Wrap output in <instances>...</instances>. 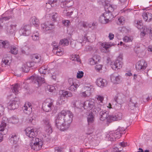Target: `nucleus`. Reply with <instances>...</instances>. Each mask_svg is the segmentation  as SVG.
I'll use <instances>...</instances> for the list:
<instances>
[{"mask_svg": "<svg viewBox=\"0 0 152 152\" xmlns=\"http://www.w3.org/2000/svg\"><path fill=\"white\" fill-rule=\"evenodd\" d=\"M73 117V114L70 111L62 110L58 113L56 120V126L61 131L67 130L72 121Z\"/></svg>", "mask_w": 152, "mask_h": 152, "instance_id": "f257e3e1", "label": "nucleus"}, {"mask_svg": "<svg viewBox=\"0 0 152 152\" xmlns=\"http://www.w3.org/2000/svg\"><path fill=\"white\" fill-rule=\"evenodd\" d=\"M26 135L31 139L29 145L31 149L34 150L39 151L42 148L43 142L40 139L35 137L36 129L27 128L25 130Z\"/></svg>", "mask_w": 152, "mask_h": 152, "instance_id": "f03ea898", "label": "nucleus"}, {"mask_svg": "<svg viewBox=\"0 0 152 152\" xmlns=\"http://www.w3.org/2000/svg\"><path fill=\"white\" fill-rule=\"evenodd\" d=\"M83 107L85 109L91 110V111L97 114L101 110L97 104L95 103L94 100H87L84 103Z\"/></svg>", "mask_w": 152, "mask_h": 152, "instance_id": "7ed1b4c3", "label": "nucleus"}, {"mask_svg": "<svg viewBox=\"0 0 152 152\" xmlns=\"http://www.w3.org/2000/svg\"><path fill=\"white\" fill-rule=\"evenodd\" d=\"M59 1L61 2V7L62 8L69 7L73 4L72 0H49L48 3L52 7H54L58 5Z\"/></svg>", "mask_w": 152, "mask_h": 152, "instance_id": "20e7f679", "label": "nucleus"}, {"mask_svg": "<svg viewBox=\"0 0 152 152\" xmlns=\"http://www.w3.org/2000/svg\"><path fill=\"white\" fill-rule=\"evenodd\" d=\"M1 47L4 48H9L10 50V53L12 54L16 55L18 53V49L15 46H10L9 43L7 41L0 40V48Z\"/></svg>", "mask_w": 152, "mask_h": 152, "instance_id": "39448f33", "label": "nucleus"}, {"mask_svg": "<svg viewBox=\"0 0 152 152\" xmlns=\"http://www.w3.org/2000/svg\"><path fill=\"white\" fill-rule=\"evenodd\" d=\"M28 79L31 80L32 82L37 84L38 86H40L45 83V79L43 77L39 76L36 75L31 76L28 78Z\"/></svg>", "mask_w": 152, "mask_h": 152, "instance_id": "423d86ee", "label": "nucleus"}, {"mask_svg": "<svg viewBox=\"0 0 152 152\" xmlns=\"http://www.w3.org/2000/svg\"><path fill=\"white\" fill-rule=\"evenodd\" d=\"M123 59V56L122 54H120L118 56L116 60L113 64H111V67L113 70H116L120 69L122 66V61Z\"/></svg>", "mask_w": 152, "mask_h": 152, "instance_id": "0eeeda50", "label": "nucleus"}, {"mask_svg": "<svg viewBox=\"0 0 152 152\" xmlns=\"http://www.w3.org/2000/svg\"><path fill=\"white\" fill-rule=\"evenodd\" d=\"M53 106V102L50 99H48L46 100L43 103L42 108L44 111L48 112L51 110Z\"/></svg>", "mask_w": 152, "mask_h": 152, "instance_id": "6e6552de", "label": "nucleus"}, {"mask_svg": "<svg viewBox=\"0 0 152 152\" xmlns=\"http://www.w3.org/2000/svg\"><path fill=\"white\" fill-rule=\"evenodd\" d=\"M121 137L120 134L118 132L113 131L110 132L107 135L106 137L109 140L114 141L116 140V139H119Z\"/></svg>", "mask_w": 152, "mask_h": 152, "instance_id": "1a4fd4ad", "label": "nucleus"}, {"mask_svg": "<svg viewBox=\"0 0 152 152\" xmlns=\"http://www.w3.org/2000/svg\"><path fill=\"white\" fill-rule=\"evenodd\" d=\"M122 116V114L121 112H118L114 114L110 115L108 117V121L110 122L112 121L120 120Z\"/></svg>", "mask_w": 152, "mask_h": 152, "instance_id": "9d476101", "label": "nucleus"}, {"mask_svg": "<svg viewBox=\"0 0 152 152\" xmlns=\"http://www.w3.org/2000/svg\"><path fill=\"white\" fill-rule=\"evenodd\" d=\"M147 65V63L144 60H141L137 63L136 68L137 70H143L146 68Z\"/></svg>", "mask_w": 152, "mask_h": 152, "instance_id": "9b49d317", "label": "nucleus"}, {"mask_svg": "<svg viewBox=\"0 0 152 152\" xmlns=\"http://www.w3.org/2000/svg\"><path fill=\"white\" fill-rule=\"evenodd\" d=\"M31 27L29 25L23 26L20 30V33L21 35L25 36L29 35L31 33Z\"/></svg>", "mask_w": 152, "mask_h": 152, "instance_id": "f8f14e48", "label": "nucleus"}, {"mask_svg": "<svg viewBox=\"0 0 152 152\" xmlns=\"http://www.w3.org/2000/svg\"><path fill=\"white\" fill-rule=\"evenodd\" d=\"M41 27L42 31L44 32H46L47 31L54 29L55 26L54 24L53 23L48 24L44 23L41 24Z\"/></svg>", "mask_w": 152, "mask_h": 152, "instance_id": "ddd939ff", "label": "nucleus"}, {"mask_svg": "<svg viewBox=\"0 0 152 152\" xmlns=\"http://www.w3.org/2000/svg\"><path fill=\"white\" fill-rule=\"evenodd\" d=\"M111 81L115 84L119 83L120 82V77L116 73H114L110 76Z\"/></svg>", "mask_w": 152, "mask_h": 152, "instance_id": "4468645a", "label": "nucleus"}, {"mask_svg": "<svg viewBox=\"0 0 152 152\" xmlns=\"http://www.w3.org/2000/svg\"><path fill=\"white\" fill-rule=\"evenodd\" d=\"M19 104V101L18 99L13 100L9 103V108L10 109L14 110L18 107Z\"/></svg>", "mask_w": 152, "mask_h": 152, "instance_id": "2eb2a0df", "label": "nucleus"}, {"mask_svg": "<svg viewBox=\"0 0 152 152\" xmlns=\"http://www.w3.org/2000/svg\"><path fill=\"white\" fill-rule=\"evenodd\" d=\"M23 108L24 112L28 114H30L32 111V106L29 102H26Z\"/></svg>", "mask_w": 152, "mask_h": 152, "instance_id": "dca6fc26", "label": "nucleus"}, {"mask_svg": "<svg viewBox=\"0 0 152 152\" xmlns=\"http://www.w3.org/2000/svg\"><path fill=\"white\" fill-rule=\"evenodd\" d=\"M144 48L140 46L136 47L134 48V51L136 53L141 57H142L144 55Z\"/></svg>", "mask_w": 152, "mask_h": 152, "instance_id": "f3484780", "label": "nucleus"}, {"mask_svg": "<svg viewBox=\"0 0 152 152\" xmlns=\"http://www.w3.org/2000/svg\"><path fill=\"white\" fill-rule=\"evenodd\" d=\"M96 83L98 86L102 88L107 86V82L105 79L100 78L97 79Z\"/></svg>", "mask_w": 152, "mask_h": 152, "instance_id": "a211bd4d", "label": "nucleus"}, {"mask_svg": "<svg viewBox=\"0 0 152 152\" xmlns=\"http://www.w3.org/2000/svg\"><path fill=\"white\" fill-rule=\"evenodd\" d=\"M110 47V45L107 43H103L100 48V50L102 53H107L109 51V49Z\"/></svg>", "mask_w": 152, "mask_h": 152, "instance_id": "6ab92c4d", "label": "nucleus"}, {"mask_svg": "<svg viewBox=\"0 0 152 152\" xmlns=\"http://www.w3.org/2000/svg\"><path fill=\"white\" fill-rule=\"evenodd\" d=\"M143 19L145 21L149 22L152 20V15L148 12H144L142 15Z\"/></svg>", "mask_w": 152, "mask_h": 152, "instance_id": "aec40b11", "label": "nucleus"}, {"mask_svg": "<svg viewBox=\"0 0 152 152\" xmlns=\"http://www.w3.org/2000/svg\"><path fill=\"white\" fill-rule=\"evenodd\" d=\"M53 51L58 56H61L64 54V50L60 46L57 48H53Z\"/></svg>", "mask_w": 152, "mask_h": 152, "instance_id": "412c9836", "label": "nucleus"}, {"mask_svg": "<svg viewBox=\"0 0 152 152\" xmlns=\"http://www.w3.org/2000/svg\"><path fill=\"white\" fill-rule=\"evenodd\" d=\"M116 6L110 4L106 5L105 6V11L111 13H114L113 12L114 10H116Z\"/></svg>", "mask_w": 152, "mask_h": 152, "instance_id": "4be33fe9", "label": "nucleus"}, {"mask_svg": "<svg viewBox=\"0 0 152 152\" xmlns=\"http://www.w3.org/2000/svg\"><path fill=\"white\" fill-rule=\"evenodd\" d=\"M108 112L106 110L101 111L100 113V120L104 121L107 119L108 121V117L109 115H108Z\"/></svg>", "mask_w": 152, "mask_h": 152, "instance_id": "5701e85b", "label": "nucleus"}, {"mask_svg": "<svg viewBox=\"0 0 152 152\" xmlns=\"http://www.w3.org/2000/svg\"><path fill=\"white\" fill-rule=\"evenodd\" d=\"M103 14L105 17L106 18V19L109 22L111 21V19L116 15H115L114 13H111L106 11Z\"/></svg>", "mask_w": 152, "mask_h": 152, "instance_id": "b1692460", "label": "nucleus"}, {"mask_svg": "<svg viewBox=\"0 0 152 152\" xmlns=\"http://www.w3.org/2000/svg\"><path fill=\"white\" fill-rule=\"evenodd\" d=\"M16 26V25L12 24L7 26L6 28L7 32L9 34H13L14 33L15 29Z\"/></svg>", "mask_w": 152, "mask_h": 152, "instance_id": "393cba45", "label": "nucleus"}, {"mask_svg": "<svg viewBox=\"0 0 152 152\" xmlns=\"http://www.w3.org/2000/svg\"><path fill=\"white\" fill-rule=\"evenodd\" d=\"M45 132L47 133V134H46L45 135V137H47L48 141L49 139L48 137H49L50 134L53 131L51 125L45 126Z\"/></svg>", "mask_w": 152, "mask_h": 152, "instance_id": "a878e982", "label": "nucleus"}, {"mask_svg": "<svg viewBox=\"0 0 152 152\" xmlns=\"http://www.w3.org/2000/svg\"><path fill=\"white\" fill-rule=\"evenodd\" d=\"M11 143L16 144L19 140V137L16 134L12 135L10 139Z\"/></svg>", "mask_w": 152, "mask_h": 152, "instance_id": "bb28decb", "label": "nucleus"}, {"mask_svg": "<svg viewBox=\"0 0 152 152\" xmlns=\"http://www.w3.org/2000/svg\"><path fill=\"white\" fill-rule=\"evenodd\" d=\"M96 99L98 101V103H96L98 104V107L101 108L104 100V97L102 96L98 95L96 96Z\"/></svg>", "mask_w": 152, "mask_h": 152, "instance_id": "cd10ccee", "label": "nucleus"}, {"mask_svg": "<svg viewBox=\"0 0 152 152\" xmlns=\"http://www.w3.org/2000/svg\"><path fill=\"white\" fill-rule=\"evenodd\" d=\"M36 115L33 114H31L29 116L28 118V122L34 124L35 123Z\"/></svg>", "mask_w": 152, "mask_h": 152, "instance_id": "c85d7f7f", "label": "nucleus"}, {"mask_svg": "<svg viewBox=\"0 0 152 152\" xmlns=\"http://www.w3.org/2000/svg\"><path fill=\"white\" fill-rule=\"evenodd\" d=\"M106 18L102 14L100 17L99 18V21L100 23L103 24H106L109 21L106 19Z\"/></svg>", "mask_w": 152, "mask_h": 152, "instance_id": "c756f323", "label": "nucleus"}, {"mask_svg": "<svg viewBox=\"0 0 152 152\" xmlns=\"http://www.w3.org/2000/svg\"><path fill=\"white\" fill-rule=\"evenodd\" d=\"M94 120V114L91 113L89 114L87 117V121L89 124L93 123Z\"/></svg>", "mask_w": 152, "mask_h": 152, "instance_id": "7c9ffc66", "label": "nucleus"}, {"mask_svg": "<svg viewBox=\"0 0 152 152\" xmlns=\"http://www.w3.org/2000/svg\"><path fill=\"white\" fill-rule=\"evenodd\" d=\"M30 21L31 22H32V24L37 27L38 26L39 24V20L35 17H33L31 18L30 19Z\"/></svg>", "mask_w": 152, "mask_h": 152, "instance_id": "2f4dec72", "label": "nucleus"}, {"mask_svg": "<svg viewBox=\"0 0 152 152\" xmlns=\"http://www.w3.org/2000/svg\"><path fill=\"white\" fill-rule=\"evenodd\" d=\"M134 25L138 29H141L143 26L142 20H135Z\"/></svg>", "mask_w": 152, "mask_h": 152, "instance_id": "473e14b6", "label": "nucleus"}, {"mask_svg": "<svg viewBox=\"0 0 152 152\" xmlns=\"http://www.w3.org/2000/svg\"><path fill=\"white\" fill-rule=\"evenodd\" d=\"M19 85L18 84H15L12 88V92L16 95L18 94Z\"/></svg>", "mask_w": 152, "mask_h": 152, "instance_id": "72a5a7b5", "label": "nucleus"}, {"mask_svg": "<svg viewBox=\"0 0 152 152\" xmlns=\"http://www.w3.org/2000/svg\"><path fill=\"white\" fill-rule=\"evenodd\" d=\"M79 85L76 83L70 86L69 88V89L72 91H75L77 88L78 87Z\"/></svg>", "mask_w": 152, "mask_h": 152, "instance_id": "f704fd0d", "label": "nucleus"}, {"mask_svg": "<svg viewBox=\"0 0 152 152\" xmlns=\"http://www.w3.org/2000/svg\"><path fill=\"white\" fill-rule=\"evenodd\" d=\"M70 59L72 61H76L78 62H80L81 61L79 55L76 54L72 55L70 57Z\"/></svg>", "mask_w": 152, "mask_h": 152, "instance_id": "c9c22d12", "label": "nucleus"}, {"mask_svg": "<svg viewBox=\"0 0 152 152\" xmlns=\"http://www.w3.org/2000/svg\"><path fill=\"white\" fill-rule=\"evenodd\" d=\"M125 19L124 17L122 16H121L118 19L117 23L118 25H123L124 23Z\"/></svg>", "mask_w": 152, "mask_h": 152, "instance_id": "e433bc0d", "label": "nucleus"}, {"mask_svg": "<svg viewBox=\"0 0 152 152\" xmlns=\"http://www.w3.org/2000/svg\"><path fill=\"white\" fill-rule=\"evenodd\" d=\"M69 44V41L67 39H64L60 41L59 46L62 45L65 46L68 45Z\"/></svg>", "mask_w": 152, "mask_h": 152, "instance_id": "4c0bfd02", "label": "nucleus"}, {"mask_svg": "<svg viewBox=\"0 0 152 152\" xmlns=\"http://www.w3.org/2000/svg\"><path fill=\"white\" fill-rule=\"evenodd\" d=\"M6 124L5 121H2L1 122V124H0V132L3 133L4 131L5 130L6 127Z\"/></svg>", "mask_w": 152, "mask_h": 152, "instance_id": "58836bf2", "label": "nucleus"}, {"mask_svg": "<svg viewBox=\"0 0 152 152\" xmlns=\"http://www.w3.org/2000/svg\"><path fill=\"white\" fill-rule=\"evenodd\" d=\"M32 39L34 41H37L39 39V33L37 31L34 32L31 36Z\"/></svg>", "mask_w": 152, "mask_h": 152, "instance_id": "ea45409f", "label": "nucleus"}, {"mask_svg": "<svg viewBox=\"0 0 152 152\" xmlns=\"http://www.w3.org/2000/svg\"><path fill=\"white\" fill-rule=\"evenodd\" d=\"M49 72L52 75L51 76L52 78L55 80L56 78V75L57 73V72L54 69H51Z\"/></svg>", "mask_w": 152, "mask_h": 152, "instance_id": "a19ab883", "label": "nucleus"}, {"mask_svg": "<svg viewBox=\"0 0 152 152\" xmlns=\"http://www.w3.org/2000/svg\"><path fill=\"white\" fill-rule=\"evenodd\" d=\"M9 121L10 123L13 124H16L18 122V119L15 117H12L10 119Z\"/></svg>", "mask_w": 152, "mask_h": 152, "instance_id": "79ce46f5", "label": "nucleus"}, {"mask_svg": "<svg viewBox=\"0 0 152 152\" xmlns=\"http://www.w3.org/2000/svg\"><path fill=\"white\" fill-rule=\"evenodd\" d=\"M9 61L7 58H3L2 59L1 65L2 67H5L6 65H8Z\"/></svg>", "mask_w": 152, "mask_h": 152, "instance_id": "37998d69", "label": "nucleus"}, {"mask_svg": "<svg viewBox=\"0 0 152 152\" xmlns=\"http://www.w3.org/2000/svg\"><path fill=\"white\" fill-rule=\"evenodd\" d=\"M65 97L61 96L59 99H58L57 102V104L59 105H61L64 104L65 102Z\"/></svg>", "mask_w": 152, "mask_h": 152, "instance_id": "c03bdc74", "label": "nucleus"}, {"mask_svg": "<svg viewBox=\"0 0 152 152\" xmlns=\"http://www.w3.org/2000/svg\"><path fill=\"white\" fill-rule=\"evenodd\" d=\"M12 16H4L3 15L1 16V18H0V21L3 23L4 21L8 20L12 18Z\"/></svg>", "mask_w": 152, "mask_h": 152, "instance_id": "a18cd8bd", "label": "nucleus"}, {"mask_svg": "<svg viewBox=\"0 0 152 152\" xmlns=\"http://www.w3.org/2000/svg\"><path fill=\"white\" fill-rule=\"evenodd\" d=\"M33 60L35 63H38L39 62L40 58L38 55H34L32 57Z\"/></svg>", "mask_w": 152, "mask_h": 152, "instance_id": "49530a36", "label": "nucleus"}, {"mask_svg": "<svg viewBox=\"0 0 152 152\" xmlns=\"http://www.w3.org/2000/svg\"><path fill=\"white\" fill-rule=\"evenodd\" d=\"M86 36V35H85L84 36H82L80 38V39L79 40V42L81 43L83 42L86 43L87 40V38Z\"/></svg>", "mask_w": 152, "mask_h": 152, "instance_id": "de8ad7c7", "label": "nucleus"}, {"mask_svg": "<svg viewBox=\"0 0 152 152\" xmlns=\"http://www.w3.org/2000/svg\"><path fill=\"white\" fill-rule=\"evenodd\" d=\"M29 67L26 65V64H25L23 65L22 67V70L23 72H27L29 71Z\"/></svg>", "mask_w": 152, "mask_h": 152, "instance_id": "09e8293b", "label": "nucleus"}, {"mask_svg": "<svg viewBox=\"0 0 152 152\" xmlns=\"http://www.w3.org/2000/svg\"><path fill=\"white\" fill-rule=\"evenodd\" d=\"M92 58L96 63L97 62H99L100 59V57L98 55H95Z\"/></svg>", "mask_w": 152, "mask_h": 152, "instance_id": "8fccbe9b", "label": "nucleus"}, {"mask_svg": "<svg viewBox=\"0 0 152 152\" xmlns=\"http://www.w3.org/2000/svg\"><path fill=\"white\" fill-rule=\"evenodd\" d=\"M117 98H115L114 99V100L115 102L116 103H115V108H116L117 109H120L121 108V104H118V102L117 101Z\"/></svg>", "mask_w": 152, "mask_h": 152, "instance_id": "3c124183", "label": "nucleus"}, {"mask_svg": "<svg viewBox=\"0 0 152 152\" xmlns=\"http://www.w3.org/2000/svg\"><path fill=\"white\" fill-rule=\"evenodd\" d=\"M43 122L45 125V126H46V125H51V124L50 123L49 119L47 118H45L43 120Z\"/></svg>", "mask_w": 152, "mask_h": 152, "instance_id": "603ef678", "label": "nucleus"}, {"mask_svg": "<svg viewBox=\"0 0 152 152\" xmlns=\"http://www.w3.org/2000/svg\"><path fill=\"white\" fill-rule=\"evenodd\" d=\"M84 73L83 71H78L77 72V77L78 78H81L83 75Z\"/></svg>", "mask_w": 152, "mask_h": 152, "instance_id": "864d4df0", "label": "nucleus"}, {"mask_svg": "<svg viewBox=\"0 0 152 152\" xmlns=\"http://www.w3.org/2000/svg\"><path fill=\"white\" fill-rule=\"evenodd\" d=\"M58 16V14L56 12L53 13L52 16L53 21H55L56 20V18Z\"/></svg>", "mask_w": 152, "mask_h": 152, "instance_id": "5fc2aeb1", "label": "nucleus"}, {"mask_svg": "<svg viewBox=\"0 0 152 152\" xmlns=\"http://www.w3.org/2000/svg\"><path fill=\"white\" fill-rule=\"evenodd\" d=\"M28 49V47L27 46L25 45L24 47H23L21 48V52L23 54H25L26 51H27Z\"/></svg>", "mask_w": 152, "mask_h": 152, "instance_id": "6e6d98bb", "label": "nucleus"}, {"mask_svg": "<svg viewBox=\"0 0 152 152\" xmlns=\"http://www.w3.org/2000/svg\"><path fill=\"white\" fill-rule=\"evenodd\" d=\"M136 104H135L130 102L129 103V106L130 109L132 110L134 109L136 107Z\"/></svg>", "mask_w": 152, "mask_h": 152, "instance_id": "4d7b16f0", "label": "nucleus"}, {"mask_svg": "<svg viewBox=\"0 0 152 152\" xmlns=\"http://www.w3.org/2000/svg\"><path fill=\"white\" fill-rule=\"evenodd\" d=\"M125 130V129L123 127H118L116 131V132H118L120 133V135L121 136V134L122 133V132Z\"/></svg>", "mask_w": 152, "mask_h": 152, "instance_id": "13d9d810", "label": "nucleus"}, {"mask_svg": "<svg viewBox=\"0 0 152 152\" xmlns=\"http://www.w3.org/2000/svg\"><path fill=\"white\" fill-rule=\"evenodd\" d=\"M34 61H28L26 63V65L29 67H32L34 65Z\"/></svg>", "mask_w": 152, "mask_h": 152, "instance_id": "bf43d9fd", "label": "nucleus"}, {"mask_svg": "<svg viewBox=\"0 0 152 152\" xmlns=\"http://www.w3.org/2000/svg\"><path fill=\"white\" fill-rule=\"evenodd\" d=\"M4 111V107L2 105L0 104V118L3 115Z\"/></svg>", "mask_w": 152, "mask_h": 152, "instance_id": "052dcab7", "label": "nucleus"}, {"mask_svg": "<svg viewBox=\"0 0 152 152\" xmlns=\"http://www.w3.org/2000/svg\"><path fill=\"white\" fill-rule=\"evenodd\" d=\"M102 65L101 64H99L96 65L95 66V69L96 70L99 71L102 69Z\"/></svg>", "mask_w": 152, "mask_h": 152, "instance_id": "680f3d73", "label": "nucleus"}, {"mask_svg": "<svg viewBox=\"0 0 152 152\" xmlns=\"http://www.w3.org/2000/svg\"><path fill=\"white\" fill-rule=\"evenodd\" d=\"M70 23V21L68 20H64L63 21V24L66 26H67Z\"/></svg>", "mask_w": 152, "mask_h": 152, "instance_id": "e2e57ef3", "label": "nucleus"}, {"mask_svg": "<svg viewBox=\"0 0 152 152\" xmlns=\"http://www.w3.org/2000/svg\"><path fill=\"white\" fill-rule=\"evenodd\" d=\"M130 39L127 36H125L123 38V40L125 42H129L130 41Z\"/></svg>", "mask_w": 152, "mask_h": 152, "instance_id": "0e129e2a", "label": "nucleus"}, {"mask_svg": "<svg viewBox=\"0 0 152 152\" xmlns=\"http://www.w3.org/2000/svg\"><path fill=\"white\" fill-rule=\"evenodd\" d=\"M52 45L53 48H57L59 46H58L57 45V43L56 41L53 42L52 43Z\"/></svg>", "mask_w": 152, "mask_h": 152, "instance_id": "69168bd1", "label": "nucleus"}, {"mask_svg": "<svg viewBox=\"0 0 152 152\" xmlns=\"http://www.w3.org/2000/svg\"><path fill=\"white\" fill-rule=\"evenodd\" d=\"M68 83L69 85V86L74 84V83H76L73 82V79L72 78H69L68 80Z\"/></svg>", "mask_w": 152, "mask_h": 152, "instance_id": "338daca9", "label": "nucleus"}, {"mask_svg": "<svg viewBox=\"0 0 152 152\" xmlns=\"http://www.w3.org/2000/svg\"><path fill=\"white\" fill-rule=\"evenodd\" d=\"M61 148L59 147H56L55 148L54 152H62Z\"/></svg>", "mask_w": 152, "mask_h": 152, "instance_id": "774afa93", "label": "nucleus"}]
</instances>
